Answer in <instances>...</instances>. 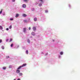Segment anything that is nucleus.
Returning a JSON list of instances; mask_svg holds the SVG:
<instances>
[{
    "mask_svg": "<svg viewBox=\"0 0 80 80\" xmlns=\"http://www.w3.org/2000/svg\"><path fill=\"white\" fill-rule=\"evenodd\" d=\"M23 75V74L22 73V72H21V73H19V76H22V75Z\"/></svg>",
    "mask_w": 80,
    "mask_h": 80,
    "instance_id": "6e6552de",
    "label": "nucleus"
},
{
    "mask_svg": "<svg viewBox=\"0 0 80 80\" xmlns=\"http://www.w3.org/2000/svg\"><path fill=\"white\" fill-rule=\"evenodd\" d=\"M0 29L1 30H2V29H3V28H2V27L1 26H0Z\"/></svg>",
    "mask_w": 80,
    "mask_h": 80,
    "instance_id": "ddd939ff",
    "label": "nucleus"
},
{
    "mask_svg": "<svg viewBox=\"0 0 80 80\" xmlns=\"http://www.w3.org/2000/svg\"><path fill=\"white\" fill-rule=\"evenodd\" d=\"M42 4H39V6L40 7H41V6H42Z\"/></svg>",
    "mask_w": 80,
    "mask_h": 80,
    "instance_id": "f3484780",
    "label": "nucleus"
},
{
    "mask_svg": "<svg viewBox=\"0 0 80 80\" xmlns=\"http://www.w3.org/2000/svg\"><path fill=\"white\" fill-rule=\"evenodd\" d=\"M23 8H26V5L25 4H23L22 6Z\"/></svg>",
    "mask_w": 80,
    "mask_h": 80,
    "instance_id": "f03ea898",
    "label": "nucleus"
},
{
    "mask_svg": "<svg viewBox=\"0 0 80 80\" xmlns=\"http://www.w3.org/2000/svg\"><path fill=\"white\" fill-rule=\"evenodd\" d=\"M2 11H1L0 12V14H2Z\"/></svg>",
    "mask_w": 80,
    "mask_h": 80,
    "instance_id": "393cba45",
    "label": "nucleus"
},
{
    "mask_svg": "<svg viewBox=\"0 0 80 80\" xmlns=\"http://www.w3.org/2000/svg\"><path fill=\"white\" fill-rule=\"evenodd\" d=\"M13 19H12V18H11V19H10V20H11V21H12V20H13Z\"/></svg>",
    "mask_w": 80,
    "mask_h": 80,
    "instance_id": "cd10ccee",
    "label": "nucleus"
},
{
    "mask_svg": "<svg viewBox=\"0 0 80 80\" xmlns=\"http://www.w3.org/2000/svg\"><path fill=\"white\" fill-rule=\"evenodd\" d=\"M34 31H36V27H33V28Z\"/></svg>",
    "mask_w": 80,
    "mask_h": 80,
    "instance_id": "423d86ee",
    "label": "nucleus"
},
{
    "mask_svg": "<svg viewBox=\"0 0 80 80\" xmlns=\"http://www.w3.org/2000/svg\"><path fill=\"white\" fill-rule=\"evenodd\" d=\"M23 31L24 32H25V31H26V28H23Z\"/></svg>",
    "mask_w": 80,
    "mask_h": 80,
    "instance_id": "9b49d317",
    "label": "nucleus"
},
{
    "mask_svg": "<svg viewBox=\"0 0 80 80\" xmlns=\"http://www.w3.org/2000/svg\"><path fill=\"white\" fill-rule=\"evenodd\" d=\"M24 23L27 22V20H24Z\"/></svg>",
    "mask_w": 80,
    "mask_h": 80,
    "instance_id": "6ab92c4d",
    "label": "nucleus"
},
{
    "mask_svg": "<svg viewBox=\"0 0 80 80\" xmlns=\"http://www.w3.org/2000/svg\"><path fill=\"white\" fill-rule=\"evenodd\" d=\"M45 12H46V13H48V10H46L45 11Z\"/></svg>",
    "mask_w": 80,
    "mask_h": 80,
    "instance_id": "5701e85b",
    "label": "nucleus"
},
{
    "mask_svg": "<svg viewBox=\"0 0 80 80\" xmlns=\"http://www.w3.org/2000/svg\"><path fill=\"white\" fill-rule=\"evenodd\" d=\"M2 49H4V47H2Z\"/></svg>",
    "mask_w": 80,
    "mask_h": 80,
    "instance_id": "c756f323",
    "label": "nucleus"
},
{
    "mask_svg": "<svg viewBox=\"0 0 80 80\" xmlns=\"http://www.w3.org/2000/svg\"><path fill=\"white\" fill-rule=\"evenodd\" d=\"M22 16H23V17H27V15L25 14H23L22 15Z\"/></svg>",
    "mask_w": 80,
    "mask_h": 80,
    "instance_id": "f257e3e1",
    "label": "nucleus"
},
{
    "mask_svg": "<svg viewBox=\"0 0 80 80\" xmlns=\"http://www.w3.org/2000/svg\"><path fill=\"white\" fill-rule=\"evenodd\" d=\"M20 71L19 70H17L16 71V73H20Z\"/></svg>",
    "mask_w": 80,
    "mask_h": 80,
    "instance_id": "20e7f679",
    "label": "nucleus"
},
{
    "mask_svg": "<svg viewBox=\"0 0 80 80\" xmlns=\"http://www.w3.org/2000/svg\"><path fill=\"white\" fill-rule=\"evenodd\" d=\"M26 65H27V64H24L22 66V67H25V66H26Z\"/></svg>",
    "mask_w": 80,
    "mask_h": 80,
    "instance_id": "1a4fd4ad",
    "label": "nucleus"
},
{
    "mask_svg": "<svg viewBox=\"0 0 80 80\" xmlns=\"http://www.w3.org/2000/svg\"><path fill=\"white\" fill-rule=\"evenodd\" d=\"M3 70H5V69H6V67H3Z\"/></svg>",
    "mask_w": 80,
    "mask_h": 80,
    "instance_id": "2eb2a0df",
    "label": "nucleus"
},
{
    "mask_svg": "<svg viewBox=\"0 0 80 80\" xmlns=\"http://www.w3.org/2000/svg\"><path fill=\"white\" fill-rule=\"evenodd\" d=\"M8 39H6V42H8Z\"/></svg>",
    "mask_w": 80,
    "mask_h": 80,
    "instance_id": "2f4dec72",
    "label": "nucleus"
},
{
    "mask_svg": "<svg viewBox=\"0 0 80 80\" xmlns=\"http://www.w3.org/2000/svg\"><path fill=\"white\" fill-rule=\"evenodd\" d=\"M28 0H23L24 2H27Z\"/></svg>",
    "mask_w": 80,
    "mask_h": 80,
    "instance_id": "b1692460",
    "label": "nucleus"
},
{
    "mask_svg": "<svg viewBox=\"0 0 80 80\" xmlns=\"http://www.w3.org/2000/svg\"><path fill=\"white\" fill-rule=\"evenodd\" d=\"M10 58V57H9V56H6V58Z\"/></svg>",
    "mask_w": 80,
    "mask_h": 80,
    "instance_id": "a211bd4d",
    "label": "nucleus"
},
{
    "mask_svg": "<svg viewBox=\"0 0 80 80\" xmlns=\"http://www.w3.org/2000/svg\"><path fill=\"white\" fill-rule=\"evenodd\" d=\"M12 25H11V26H9V28L10 29H11V28H12Z\"/></svg>",
    "mask_w": 80,
    "mask_h": 80,
    "instance_id": "4468645a",
    "label": "nucleus"
},
{
    "mask_svg": "<svg viewBox=\"0 0 80 80\" xmlns=\"http://www.w3.org/2000/svg\"><path fill=\"white\" fill-rule=\"evenodd\" d=\"M31 34L32 35H33V36H34V35H35V32H32Z\"/></svg>",
    "mask_w": 80,
    "mask_h": 80,
    "instance_id": "7ed1b4c3",
    "label": "nucleus"
},
{
    "mask_svg": "<svg viewBox=\"0 0 80 80\" xmlns=\"http://www.w3.org/2000/svg\"><path fill=\"white\" fill-rule=\"evenodd\" d=\"M34 22H36V21L37 20V18H34Z\"/></svg>",
    "mask_w": 80,
    "mask_h": 80,
    "instance_id": "39448f33",
    "label": "nucleus"
},
{
    "mask_svg": "<svg viewBox=\"0 0 80 80\" xmlns=\"http://www.w3.org/2000/svg\"><path fill=\"white\" fill-rule=\"evenodd\" d=\"M40 0V1H41V2H43V0Z\"/></svg>",
    "mask_w": 80,
    "mask_h": 80,
    "instance_id": "473e14b6",
    "label": "nucleus"
},
{
    "mask_svg": "<svg viewBox=\"0 0 80 80\" xmlns=\"http://www.w3.org/2000/svg\"><path fill=\"white\" fill-rule=\"evenodd\" d=\"M15 0H12V2H15Z\"/></svg>",
    "mask_w": 80,
    "mask_h": 80,
    "instance_id": "c85d7f7f",
    "label": "nucleus"
},
{
    "mask_svg": "<svg viewBox=\"0 0 80 80\" xmlns=\"http://www.w3.org/2000/svg\"><path fill=\"white\" fill-rule=\"evenodd\" d=\"M32 10H35V9L34 8H33L32 9Z\"/></svg>",
    "mask_w": 80,
    "mask_h": 80,
    "instance_id": "f704fd0d",
    "label": "nucleus"
},
{
    "mask_svg": "<svg viewBox=\"0 0 80 80\" xmlns=\"http://www.w3.org/2000/svg\"><path fill=\"white\" fill-rule=\"evenodd\" d=\"M2 42V39H0V43Z\"/></svg>",
    "mask_w": 80,
    "mask_h": 80,
    "instance_id": "4be33fe9",
    "label": "nucleus"
},
{
    "mask_svg": "<svg viewBox=\"0 0 80 80\" xmlns=\"http://www.w3.org/2000/svg\"><path fill=\"white\" fill-rule=\"evenodd\" d=\"M12 39H11L10 40V42H12Z\"/></svg>",
    "mask_w": 80,
    "mask_h": 80,
    "instance_id": "72a5a7b5",
    "label": "nucleus"
},
{
    "mask_svg": "<svg viewBox=\"0 0 80 80\" xmlns=\"http://www.w3.org/2000/svg\"><path fill=\"white\" fill-rule=\"evenodd\" d=\"M9 30L8 28H6V30Z\"/></svg>",
    "mask_w": 80,
    "mask_h": 80,
    "instance_id": "7c9ffc66",
    "label": "nucleus"
},
{
    "mask_svg": "<svg viewBox=\"0 0 80 80\" xmlns=\"http://www.w3.org/2000/svg\"><path fill=\"white\" fill-rule=\"evenodd\" d=\"M9 68H12V66H9Z\"/></svg>",
    "mask_w": 80,
    "mask_h": 80,
    "instance_id": "bb28decb",
    "label": "nucleus"
},
{
    "mask_svg": "<svg viewBox=\"0 0 80 80\" xmlns=\"http://www.w3.org/2000/svg\"><path fill=\"white\" fill-rule=\"evenodd\" d=\"M18 16H19V14H16L15 17H16V18H17V17H18Z\"/></svg>",
    "mask_w": 80,
    "mask_h": 80,
    "instance_id": "9d476101",
    "label": "nucleus"
},
{
    "mask_svg": "<svg viewBox=\"0 0 80 80\" xmlns=\"http://www.w3.org/2000/svg\"><path fill=\"white\" fill-rule=\"evenodd\" d=\"M13 80H16V79H14Z\"/></svg>",
    "mask_w": 80,
    "mask_h": 80,
    "instance_id": "e433bc0d",
    "label": "nucleus"
},
{
    "mask_svg": "<svg viewBox=\"0 0 80 80\" xmlns=\"http://www.w3.org/2000/svg\"><path fill=\"white\" fill-rule=\"evenodd\" d=\"M18 80H20V79L18 78Z\"/></svg>",
    "mask_w": 80,
    "mask_h": 80,
    "instance_id": "c9c22d12",
    "label": "nucleus"
},
{
    "mask_svg": "<svg viewBox=\"0 0 80 80\" xmlns=\"http://www.w3.org/2000/svg\"><path fill=\"white\" fill-rule=\"evenodd\" d=\"M27 41H28V43H30V40L28 39Z\"/></svg>",
    "mask_w": 80,
    "mask_h": 80,
    "instance_id": "f8f14e48",
    "label": "nucleus"
},
{
    "mask_svg": "<svg viewBox=\"0 0 80 80\" xmlns=\"http://www.w3.org/2000/svg\"><path fill=\"white\" fill-rule=\"evenodd\" d=\"M63 52H60V54L61 55H63Z\"/></svg>",
    "mask_w": 80,
    "mask_h": 80,
    "instance_id": "aec40b11",
    "label": "nucleus"
},
{
    "mask_svg": "<svg viewBox=\"0 0 80 80\" xmlns=\"http://www.w3.org/2000/svg\"><path fill=\"white\" fill-rule=\"evenodd\" d=\"M22 66H19L18 68V70H19L20 69V68H22Z\"/></svg>",
    "mask_w": 80,
    "mask_h": 80,
    "instance_id": "0eeeda50",
    "label": "nucleus"
},
{
    "mask_svg": "<svg viewBox=\"0 0 80 80\" xmlns=\"http://www.w3.org/2000/svg\"><path fill=\"white\" fill-rule=\"evenodd\" d=\"M29 30H31V28H30V27L29 28Z\"/></svg>",
    "mask_w": 80,
    "mask_h": 80,
    "instance_id": "a878e982",
    "label": "nucleus"
},
{
    "mask_svg": "<svg viewBox=\"0 0 80 80\" xmlns=\"http://www.w3.org/2000/svg\"><path fill=\"white\" fill-rule=\"evenodd\" d=\"M13 44H11V47H13Z\"/></svg>",
    "mask_w": 80,
    "mask_h": 80,
    "instance_id": "412c9836",
    "label": "nucleus"
},
{
    "mask_svg": "<svg viewBox=\"0 0 80 80\" xmlns=\"http://www.w3.org/2000/svg\"><path fill=\"white\" fill-rule=\"evenodd\" d=\"M26 53H27V54H28V50H26Z\"/></svg>",
    "mask_w": 80,
    "mask_h": 80,
    "instance_id": "dca6fc26",
    "label": "nucleus"
}]
</instances>
